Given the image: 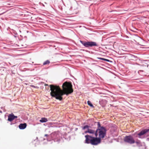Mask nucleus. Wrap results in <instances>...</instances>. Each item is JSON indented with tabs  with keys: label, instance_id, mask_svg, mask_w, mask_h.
<instances>
[{
	"label": "nucleus",
	"instance_id": "f257e3e1",
	"mask_svg": "<svg viewBox=\"0 0 149 149\" xmlns=\"http://www.w3.org/2000/svg\"><path fill=\"white\" fill-rule=\"evenodd\" d=\"M49 87L51 91V95L61 101L63 99L62 96L63 95H68L73 92L72 84L67 82H65L62 85L63 91L58 86L51 85Z\"/></svg>",
	"mask_w": 149,
	"mask_h": 149
},
{
	"label": "nucleus",
	"instance_id": "39448f33",
	"mask_svg": "<svg viewBox=\"0 0 149 149\" xmlns=\"http://www.w3.org/2000/svg\"><path fill=\"white\" fill-rule=\"evenodd\" d=\"M80 42L84 46L86 47L98 46L96 43L94 42L89 41L85 42L80 41Z\"/></svg>",
	"mask_w": 149,
	"mask_h": 149
},
{
	"label": "nucleus",
	"instance_id": "f3484780",
	"mask_svg": "<svg viewBox=\"0 0 149 149\" xmlns=\"http://www.w3.org/2000/svg\"><path fill=\"white\" fill-rule=\"evenodd\" d=\"M97 58L98 59H100L102 60H103L104 61V59H105V58Z\"/></svg>",
	"mask_w": 149,
	"mask_h": 149
},
{
	"label": "nucleus",
	"instance_id": "1a4fd4ad",
	"mask_svg": "<svg viewBox=\"0 0 149 149\" xmlns=\"http://www.w3.org/2000/svg\"><path fill=\"white\" fill-rule=\"evenodd\" d=\"M87 133L91 134H95V132L94 130L88 129V130L85 132V133Z\"/></svg>",
	"mask_w": 149,
	"mask_h": 149
},
{
	"label": "nucleus",
	"instance_id": "6ab92c4d",
	"mask_svg": "<svg viewBox=\"0 0 149 149\" xmlns=\"http://www.w3.org/2000/svg\"><path fill=\"white\" fill-rule=\"evenodd\" d=\"M13 117H14V119L16 118H17V116H15L13 114Z\"/></svg>",
	"mask_w": 149,
	"mask_h": 149
},
{
	"label": "nucleus",
	"instance_id": "2eb2a0df",
	"mask_svg": "<svg viewBox=\"0 0 149 149\" xmlns=\"http://www.w3.org/2000/svg\"><path fill=\"white\" fill-rule=\"evenodd\" d=\"M89 126L88 125H86L84 126L83 127H82V129L83 130H84L85 129H89Z\"/></svg>",
	"mask_w": 149,
	"mask_h": 149
},
{
	"label": "nucleus",
	"instance_id": "4468645a",
	"mask_svg": "<svg viewBox=\"0 0 149 149\" xmlns=\"http://www.w3.org/2000/svg\"><path fill=\"white\" fill-rule=\"evenodd\" d=\"M135 143H136L137 145V146L139 147H140L141 146V142L140 141L135 142Z\"/></svg>",
	"mask_w": 149,
	"mask_h": 149
},
{
	"label": "nucleus",
	"instance_id": "7ed1b4c3",
	"mask_svg": "<svg viewBox=\"0 0 149 149\" xmlns=\"http://www.w3.org/2000/svg\"><path fill=\"white\" fill-rule=\"evenodd\" d=\"M45 136H48L47 140L49 141L51 140H53L54 141L59 142L62 139V138L61 137V134L58 132H53L50 135L45 134Z\"/></svg>",
	"mask_w": 149,
	"mask_h": 149
},
{
	"label": "nucleus",
	"instance_id": "dca6fc26",
	"mask_svg": "<svg viewBox=\"0 0 149 149\" xmlns=\"http://www.w3.org/2000/svg\"><path fill=\"white\" fill-rule=\"evenodd\" d=\"M97 126L98 128L97 129H100L102 127L101 126L100 123L99 122H97Z\"/></svg>",
	"mask_w": 149,
	"mask_h": 149
},
{
	"label": "nucleus",
	"instance_id": "9b49d317",
	"mask_svg": "<svg viewBox=\"0 0 149 149\" xmlns=\"http://www.w3.org/2000/svg\"><path fill=\"white\" fill-rule=\"evenodd\" d=\"M48 121L47 118H42L40 120V121L41 123H45L47 122Z\"/></svg>",
	"mask_w": 149,
	"mask_h": 149
},
{
	"label": "nucleus",
	"instance_id": "20e7f679",
	"mask_svg": "<svg viewBox=\"0 0 149 149\" xmlns=\"http://www.w3.org/2000/svg\"><path fill=\"white\" fill-rule=\"evenodd\" d=\"M107 130L105 128L102 126L100 129H97L95 133V136L97 137L98 134L99 138L101 139L103 138L106 135Z\"/></svg>",
	"mask_w": 149,
	"mask_h": 149
},
{
	"label": "nucleus",
	"instance_id": "423d86ee",
	"mask_svg": "<svg viewBox=\"0 0 149 149\" xmlns=\"http://www.w3.org/2000/svg\"><path fill=\"white\" fill-rule=\"evenodd\" d=\"M124 141L125 142L130 144H133L135 142L133 138L131 135L125 136L124 138Z\"/></svg>",
	"mask_w": 149,
	"mask_h": 149
},
{
	"label": "nucleus",
	"instance_id": "9d476101",
	"mask_svg": "<svg viewBox=\"0 0 149 149\" xmlns=\"http://www.w3.org/2000/svg\"><path fill=\"white\" fill-rule=\"evenodd\" d=\"M14 119L13 117V114H10L8 116V120L10 121H11Z\"/></svg>",
	"mask_w": 149,
	"mask_h": 149
},
{
	"label": "nucleus",
	"instance_id": "a211bd4d",
	"mask_svg": "<svg viewBox=\"0 0 149 149\" xmlns=\"http://www.w3.org/2000/svg\"><path fill=\"white\" fill-rule=\"evenodd\" d=\"M104 61L107 62H109L110 61L109 60L106 59H105Z\"/></svg>",
	"mask_w": 149,
	"mask_h": 149
},
{
	"label": "nucleus",
	"instance_id": "f8f14e48",
	"mask_svg": "<svg viewBox=\"0 0 149 149\" xmlns=\"http://www.w3.org/2000/svg\"><path fill=\"white\" fill-rule=\"evenodd\" d=\"M87 103L88 105L90 106L91 107L93 108L94 107L93 105L92 104L91 102L90 101H88L87 102Z\"/></svg>",
	"mask_w": 149,
	"mask_h": 149
},
{
	"label": "nucleus",
	"instance_id": "f03ea898",
	"mask_svg": "<svg viewBox=\"0 0 149 149\" xmlns=\"http://www.w3.org/2000/svg\"><path fill=\"white\" fill-rule=\"evenodd\" d=\"M85 143H91L93 145H96L101 142L100 138L93 137L89 135L85 136Z\"/></svg>",
	"mask_w": 149,
	"mask_h": 149
},
{
	"label": "nucleus",
	"instance_id": "ddd939ff",
	"mask_svg": "<svg viewBox=\"0 0 149 149\" xmlns=\"http://www.w3.org/2000/svg\"><path fill=\"white\" fill-rule=\"evenodd\" d=\"M50 62L49 61L47 60L44 62L43 63V65H45L47 64H49L50 63Z\"/></svg>",
	"mask_w": 149,
	"mask_h": 149
},
{
	"label": "nucleus",
	"instance_id": "412c9836",
	"mask_svg": "<svg viewBox=\"0 0 149 149\" xmlns=\"http://www.w3.org/2000/svg\"><path fill=\"white\" fill-rule=\"evenodd\" d=\"M148 141H149V138H148Z\"/></svg>",
	"mask_w": 149,
	"mask_h": 149
},
{
	"label": "nucleus",
	"instance_id": "0eeeda50",
	"mask_svg": "<svg viewBox=\"0 0 149 149\" xmlns=\"http://www.w3.org/2000/svg\"><path fill=\"white\" fill-rule=\"evenodd\" d=\"M149 131V129H145L143 130L140 132L138 134V135L139 136V138H140V136L144 135V134L147 133Z\"/></svg>",
	"mask_w": 149,
	"mask_h": 149
},
{
	"label": "nucleus",
	"instance_id": "6e6552de",
	"mask_svg": "<svg viewBox=\"0 0 149 149\" xmlns=\"http://www.w3.org/2000/svg\"><path fill=\"white\" fill-rule=\"evenodd\" d=\"M26 127V123L20 124L19 126V127L20 129L23 130L25 129Z\"/></svg>",
	"mask_w": 149,
	"mask_h": 149
},
{
	"label": "nucleus",
	"instance_id": "aec40b11",
	"mask_svg": "<svg viewBox=\"0 0 149 149\" xmlns=\"http://www.w3.org/2000/svg\"><path fill=\"white\" fill-rule=\"evenodd\" d=\"M45 86H47V85H47V84H45Z\"/></svg>",
	"mask_w": 149,
	"mask_h": 149
}]
</instances>
